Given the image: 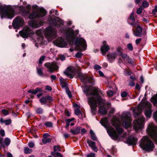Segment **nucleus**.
<instances>
[{
    "label": "nucleus",
    "instance_id": "7ed1b4c3",
    "mask_svg": "<svg viewBox=\"0 0 157 157\" xmlns=\"http://www.w3.org/2000/svg\"><path fill=\"white\" fill-rule=\"evenodd\" d=\"M130 117L131 114L129 112H123L120 118L115 116L113 117L111 120L112 125L116 128L119 134H121L123 132L122 128L119 127L121 123L123 126L126 128L131 125V120Z\"/></svg>",
    "mask_w": 157,
    "mask_h": 157
},
{
    "label": "nucleus",
    "instance_id": "c85d7f7f",
    "mask_svg": "<svg viewBox=\"0 0 157 157\" xmlns=\"http://www.w3.org/2000/svg\"><path fill=\"white\" fill-rule=\"evenodd\" d=\"M151 102L154 105H157V95H154L151 99Z\"/></svg>",
    "mask_w": 157,
    "mask_h": 157
},
{
    "label": "nucleus",
    "instance_id": "e433bc0d",
    "mask_svg": "<svg viewBox=\"0 0 157 157\" xmlns=\"http://www.w3.org/2000/svg\"><path fill=\"white\" fill-rule=\"evenodd\" d=\"M4 143L6 146H8L10 143V139L8 138H6L4 140Z\"/></svg>",
    "mask_w": 157,
    "mask_h": 157
},
{
    "label": "nucleus",
    "instance_id": "9d476101",
    "mask_svg": "<svg viewBox=\"0 0 157 157\" xmlns=\"http://www.w3.org/2000/svg\"><path fill=\"white\" fill-rule=\"evenodd\" d=\"M75 44L77 49L80 51L76 54L75 56L77 58H80L82 55L81 52L85 51L86 48V41L83 38H78L76 39Z\"/></svg>",
    "mask_w": 157,
    "mask_h": 157
},
{
    "label": "nucleus",
    "instance_id": "c9c22d12",
    "mask_svg": "<svg viewBox=\"0 0 157 157\" xmlns=\"http://www.w3.org/2000/svg\"><path fill=\"white\" fill-rule=\"evenodd\" d=\"M47 98L46 97H43L40 99V101L42 105L45 104L46 103Z\"/></svg>",
    "mask_w": 157,
    "mask_h": 157
},
{
    "label": "nucleus",
    "instance_id": "a18cd8bd",
    "mask_svg": "<svg viewBox=\"0 0 157 157\" xmlns=\"http://www.w3.org/2000/svg\"><path fill=\"white\" fill-rule=\"evenodd\" d=\"M142 5L144 7H147L148 6L149 4L147 1H144L143 2Z\"/></svg>",
    "mask_w": 157,
    "mask_h": 157
},
{
    "label": "nucleus",
    "instance_id": "6e6552de",
    "mask_svg": "<svg viewBox=\"0 0 157 157\" xmlns=\"http://www.w3.org/2000/svg\"><path fill=\"white\" fill-rule=\"evenodd\" d=\"M100 122L106 129L111 137L115 140L117 139L118 135L114 129L110 125L108 119L106 117H104L101 119Z\"/></svg>",
    "mask_w": 157,
    "mask_h": 157
},
{
    "label": "nucleus",
    "instance_id": "5701e85b",
    "mask_svg": "<svg viewBox=\"0 0 157 157\" xmlns=\"http://www.w3.org/2000/svg\"><path fill=\"white\" fill-rule=\"evenodd\" d=\"M109 49L108 45L106 44L105 41L103 42V45L101 47V51L103 55H105L106 53Z\"/></svg>",
    "mask_w": 157,
    "mask_h": 157
},
{
    "label": "nucleus",
    "instance_id": "f257e3e1",
    "mask_svg": "<svg viewBox=\"0 0 157 157\" xmlns=\"http://www.w3.org/2000/svg\"><path fill=\"white\" fill-rule=\"evenodd\" d=\"M83 91L86 96H90L88 98V103L90 105L91 112L94 115L97 110V103L99 105H104L105 101L99 95V94L101 93V91L97 87L86 86L84 87Z\"/></svg>",
    "mask_w": 157,
    "mask_h": 157
},
{
    "label": "nucleus",
    "instance_id": "39448f33",
    "mask_svg": "<svg viewBox=\"0 0 157 157\" xmlns=\"http://www.w3.org/2000/svg\"><path fill=\"white\" fill-rule=\"evenodd\" d=\"M14 11L10 6L0 4V16L1 19H12L14 16Z\"/></svg>",
    "mask_w": 157,
    "mask_h": 157
},
{
    "label": "nucleus",
    "instance_id": "37998d69",
    "mask_svg": "<svg viewBox=\"0 0 157 157\" xmlns=\"http://www.w3.org/2000/svg\"><path fill=\"white\" fill-rule=\"evenodd\" d=\"M37 71L38 74L40 76H42L43 75L42 70L40 68H37Z\"/></svg>",
    "mask_w": 157,
    "mask_h": 157
},
{
    "label": "nucleus",
    "instance_id": "bb28decb",
    "mask_svg": "<svg viewBox=\"0 0 157 157\" xmlns=\"http://www.w3.org/2000/svg\"><path fill=\"white\" fill-rule=\"evenodd\" d=\"M0 122L2 124L4 123L6 125H9L11 124L12 121L10 119L4 120L2 118H1L0 120Z\"/></svg>",
    "mask_w": 157,
    "mask_h": 157
},
{
    "label": "nucleus",
    "instance_id": "680f3d73",
    "mask_svg": "<svg viewBox=\"0 0 157 157\" xmlns=\"http://www.w3.org/2000/svg\"><path fill=\"white\" fill-rule=\"evenodd\" d=\"M153 117L154 119L157 122V111L154 113Z\"/></svg>",
    "mask_w": 157,
    "mask_h": 157
},
{
    "label": "nucleus",
    "instance_id": "2f4dec72",
    "mask_svg": "<svg viewBox=\"0 0 157 157\" xmlns=\"http://www.w3.org/2000/svg\"><path fill=\"white\" fill-rule=\"evenodd\" d=\"M75 114L78 115L79 117L80 118H82V115L79 109H75Z\"/></svg>",
    "mask_w": 157,
    "mask_h": 157
},
{
    "label": "nucleus",
    "instance_id": "13d9d810",
    "mask_svg": "<svg viewBox=\"0 0 157 157\" xmlns=\"http://www.w3.org/2000/svg\"><path fill=\"white\" fill-rule=\"evenodd\" d=\"M157 12V6H155V8L154 10H152V13L153 14H155Z\"/></svg>",
    "mask_w": 157,
    "mask_h": 157
},
{
    "label": "nucleus",
    "instance_id": "f704fd0d",
    "mask_svg": "<svg viewBox=\"0 0 157 157\" xmlns=\"http://www.w3.org/2000/svg\"><path fill=\"white\" fill-rule=\"evenodd\" d=\"M51 141V139L49 138H44L42 140V142L44 144H46L50 142Z\"/></svg>",
    "mask_w": 157,
    "mask_h": 157
},
{
    "label": "nucleus",
    "instance_id": "5fc2aeb1",
    "mask_svg": "<svg viewBox=\"0 0 157 157\" xmlns=\"http://www.w3.org/2000/svg\"><path fill=\"white\" fill-rule=\"evenodd\" d=\"M120 55L121 56L122 58L125 60H126V59L128 58V56H127V55L126 54H123L122 53V54H121Z\"/></svg>",
    "mask_w": 157,
    "mask_h": 157
},
{
    "label": "nucleus",
    "instance_id": "393cba45",
    "mask_svg": "<svg viewBox=\"0 0 157 157\" xmlns=\"http://www.w3.org/2000/svg\"><path fill=\"white\" fill-rule=\"evenodd\" d=\"M81 129L80 127H76L74 129H71L70 132L73 134L78 135L80 133Z\"/></svg>",
    "mask_w": 157,
    "mask_h": 157
},
{
    "label": "nucleus",
    "instance_id": "338daca9",
    "mask_svg": "<svg viewBox=\"0 0 157 157\" xmlns=\"http://www.w3.org/2000/svg\"><path fill=\"white\" fill-rule=\"evenodd\" d=\"M86 130L84 128H82L81 130V133L83 134L86 132Z\"/></svg>",
    "mask_w": 157,
    "mask_h": 157
},
{
    "label": "nucleus",
    "instance_id": "3c124183",
    "mask_svg": "<svg viewBox=\"0 0 157 157\" xmlns=\"http://www.w3.org/2000/svg\"><path fill=\"white\" fill-rule=\"evenodd\" d=\"M5 133L4 130L2 129L0 130V135L2 137H4L5 136Z\"/></svg>",
    "mask_w": 157,
    "mask_h": 157
},
{
    "label": "nucleus",
    "instance_id": "6e6d98bb",
    "mask_svg": "<svg viewBox=\"0 0 157 157\" xmlns=\"http://www.w3.org/2000/svg\"><path fill=\"white\" fill-rule=\"evenodd\" d=\"M44 58L45 56H43L40 58L39 61L40 64H41L42 63L43 61L44 60Z\"/></svg>",
    "mask_w": 157,
    "mask_h": 157
},
{
    "label": "nucleus",
    "instance_id": "bf43d9fd",
    "mask_svg": "<svg viewBox=\"0 0 157 157\" xmlns=\"http://www.w3.org/2000/svg\"><path fill=\"white\" fill-rule=\"evenodd\" d=\"M45 89L49 91H51L52 90V87L49 86H45Z\"/></svg>",
    "mask_w": 157,
    "mask_h": 157
},
{
    "label": "nucleus",
    "instance_id": "052dcab7",
    "mask_svg": "<svg viewBox=\"0 0 157 157\" xmlns=\"http://www.w3.org/2000/svg\"><path fill=\"white\" fill-rule=\"evenodd\" d=\"M28 145L30 148H32L34 147V144L33 143L30 142L29 143Z\"/></svg>",
    "mask_w": 157,
    "mask_h": 157
},
{
    "label": "nucleus",
    "instance_id": "de8ad7c7",
    "mask_svg": "<svg viewBox=\"0 0 157 157\" xmlns=\"http://www.w3.org/2000/svg\"><path fill=\"white\" fill-rule=\"evenodd\" d=\"M43 112V109L41 108H38L36 110V112L38 114H42Z\"/></svg>",
    "mask_w": 157,
    "mask_h": 157
},
{
    "label": "nucleus",
    "instance_id": "20e7f679",
    "mask_svg": "<svg viewBox=\"0 0 157 157\" xmlns=\"http://www.w3.org/2000/svg\"><path fill=\"white\" fill-rule=\"evenodd\" d=\"M64 74L71 78H72L74 76L77 74L78 77L81 81L85 83H90L94 84V82L93 78L86 75L83 74L80 71L73 68L68 67L64 72Z\"/></svg>",
    "mask_w": 157,
    "mask_h": 157
},
{
    "label": "nucleus",
    "instance_id": "ea45409f",
    "mask_svg": "<svg viewBox=\"0 0 157 157\" xmlns=\"http://www.w3.org/2000/svg\"><path fill=\"white\" fill-rule=\"evenodd\" d=\"M45 125L47 127H50L52 126V124L50 122H46L45 123Z\"/></svg>",
    "mask_w": 157,
    "mask_h": 157
},
{
    "label": "nucleus",
    "instance_id": "a878e982",
    "mask_svg": "<svg viewBox=\"0 0 157 157\" xmlns=\"http://www.w3.org/2000/svg\"><path fill=\"white\" fill-rule=\"evenodd\" d=\"M42 90L40 88L37 87L36 88L35 90H28V92L33 94H35L38 92H41Z\"/></svg>",
    "mask_w": 157,
    "mask_h": 157
},
{
    "label": "nucleus",
    "instance_id": "6ab92c4d",
    "mask_svg": "<svg viewBox=\"0 0 157 157\" xmlns=\"http://www.w3.org/2000/svg\"><path fill=\"white\" fill-rule=\"evenodd\" d=\"M137 139L132 136H129L126 141V143L129 145H135L137 143Z\"/></svg>",
    "mask_w": 157,
    "mask_h": 157
},
{
    "label": "nucleus",
    "instance_id": "aec40b11",
    "mask_svg": "<svg viewBox=\"0 0 157 157\" xmlns=\"http://www.w3.org/2000/svg\"><path fill=\"white\" fill-rule=\"evenodd\" d=\"M29 25L32 27L37 28L41 26L42 25V23L41 21L39 22L36 20H31L29 22Z\"/></svg>",
    "mask_w": 157,
    "mask_h": 157
},
{
    "label": "nucleus",
    "instance_id": "09e8293b",
    "mask_svg": "<svg viewBox=\"0 0 157 157\" xmlns=\"http://www.w3.org/2000/svg\"><path fill=\"white\" fill-rule=\"evenodd\" d=\"M72 121L71 119H68L66 120V128H67L70 124V123Z\"/></svg>",
    "mask_w": 157,
    "mask_h": 157
},
{
    "label": "nucleus",
    "instance_id": "c03bdc74",
    "mask_svg": "<svg viewBox=\"0 0 157 157\" xmlns=\"http://www.w3.org/2000/svg\"><path fill=\"white\" fill-rule=\"evenodd\" d=\"M127 47L129 50L132 51L133 50V48L132 44L131 43H129L128 44Z\"/></svg>",
    "mask_w": 157,
    "mask_h": 157
},
{
    "label": "nucleus",
    "instance_id": "603ef678",
    "mask_svg": "<svg viewBox=\"0 0 157 157\" xmlns=\"http://www.w3.org/2000/svg\"><path fill=\"white\" fill-rule=\"evenodd\" d=\"M60 150V148L59 146H55L54 147V152H55L56 151H59ZM55 153V152H54Z\"/></svg>",
    "mask_w": 157,
    "mask_h": 157
},
{
    "label": "nucleus",
    "instance_id": "1a4fd4ad",
    "mask_svg": "<svg viewBox=\"0 0 157 157\" xmlns=\"http://www.w3.org/2000/svg\"><path fill=\"white\" fill-rule=\"evenodd\" d=\"M140 146L142 149L148 151H152L154 147L152 142L147 136H144L141 139Z\"/></svg>",
    "mask_w": 157,
    "mask_h": 157
},
{
    "label": "nucleus",
    "instance_id": "cd10ccee",
    "mask_svg": "<svg viewBox=\"0 0 157 157\" xmlns=\"http://www.w3.org/2000/svg\"><path fill=\"white\" fill-rule=\"evenodd\" d=\"M99 112L101 114H105L107 113L105 108L101 105L99 106Z\"/></svg>",
    "mask_w": 157,
    "mask_h": 157
},
{
    "label": "nucleus",
    "instance_id": "774afa93",
    "mask_svg": "<svg viewBox=\"0 0 157 157\" xmlns=\"http://www.w3.org/2000/svg\"><path fill=\"white\" fill-rule=\"evenodd\" d=\"M50 136V135L47 133L44 134L43 136V139L48 138V137Z\"/></svg>",
    "mask_w": 157,
    "mask_h": 157
},
{
    "label": "nucleus",
    "instance_id": "7c9ffc66",
    "mask_svg": "<svg viewBox=\"0 0 157 157\" xmlns=\"http://www.w3.org/2000/svg\"><path fill=\"white\" fill-rule=\"evenodd\" d=\"M26 7L27 9L28 10L25 11L24 13H23V15H28L29 12L31 8V6L29 5H27Z\"/></svg>",
    "mask_w": 157,
    "mask_h": 157
},
{
    "label": "nucleus",
    "instance_id": "49530a36",
    "mask_svg": "<svg viewBox=\"0 0 157 157\" xmlns=\"http://www.w3.org/2000/svg\"><path fill=\"white\" fill-rule=\"evenodd\" d=\"M123 50L122 48L121 47H118L117 49V51L119 53V55L122 54V52L121 51Z\"/></svg>",
    "mask_w": 157,
    "mask_h": 157
},
{
    "label": "nucleus",
    "instance_id": "ddd939ff",
    "mask_svg": "<svg viewBox=\"0 0 157 157\" xmlns=\"http://www.w3.org/2000/svg\"><path fill=\"white\" fill-rule=\"evenodd\" d=\"M144 118L143 116H140L138 119L133 121L134 129L136 130L141 129L143 128Z\"/></svg>",
    "mask_w": 157,
    "mask_h": 157
},
{
    "label": "nucleus",
    "instance_id": "b1692460",
    "mask_svg": "<svg viewBox=\"0 0 157 157\" xmlns=\"http://www.w3.org/2000/svg\"><path fill=\"white\" fill-rule=\"evenodd\" d=\"M87 142L89 144V146L92 147L94 151H97L98 149L95 145V142L91 140H88Z\"/></svg>",
    "mask_w": 157,
    "mask_h": 157
},
{
    "label": "nucleus",
    "instance_id": "9b49d317",
    "mask_svg": "<svg viewBox=\"0 0 157 157\" xmlns=\"http://www.w3.org/2000/svg\"><path fill=\"white\" fill-rule=\"evenodd\" d=\"M147 131L153 140L157 144V127L153 123H151L149 124Z\"/></svg>",
    "mask_w": 157,
    "mask_h": 157
},
{
    "label": "nucleus",
    "instance_id": "f8f14e48",
    "mask_svg": "<svg viewBox=\"0 0 157 157\" xmlns=\"http://www.w3.org/2000/svg\"><path fill=\"white\" fill-rule=\"evenodd\" d=\"M44 34L48 39L51 40L57 36V31L55 29L49 26L45 29Z\"/></svg>",
    "mask_w": 157,
    "mask_h": 157
},
{
    "label": "nucleus",
    "instance_id": "4468645a",
    "mask_svg": "<svg viewBox=\"0 0 157 157\" xmlns=\"http://www.w3.org/2000/svg\"><path fill=\"white\" fill-rule=\"evenodd\" d=\"M19 33L23 38H27L32 36L34 34V33L29 26H27L25 27L22 30L20 31Z\"/></svg>",
    "mask_w": 157,
    "mask_h": 157
},
{
    "label": "nucleus",
    "instance_id": "8fccbe9b",
    "mask_svg": "<svg viewBox=\"0 0 157 157\" xmlns=\"http://www.w3.org/2000/svg\"><path fill=\"white\" fill-rule=\"evenodd\" d=\"M132 73V72L129 70H125L124 71V74L125 75L127 76H128L131 75Z\"/></svg>",
    "mask_w": 157,
    "mask_h": 157
},
{
    "label": "nucleus",
    "instance_id": "4be33fe9",
    "mask_svg": "<svg viewBox=\"0 0 157 157\" xmlns=\"http://www.w3.org/2000/svg\"><path fill=\"white\" fill-rule=\"evenodd\" d=\"M118 54L116 52L110 53L107 55V59L110 63L113 62L117 58Z\"/></svg>",
    "mask_w": 157,
    "mask_h": 157
},
{
    "label": "nucleus",
    "instance_id": "a19ab883",
    "mask_svg": "<svg viewBox=\"0 0 157 157\" xmlns=\"http://www.w3.org/2000/svg\"><path fill=\"white\" fill-rule=\"evenodd\" d=\"M134 12H132L129 17V20H131V21L133 22L134 21H135V19L134 18Z\"/></svg>",
    "mask_w": 157,
    "mask_h": 157
},
{
    "label": "nucleus",
    "instance_id": "f3484780",
    "mask_svg": "<svg viewBox=\"0 0 157 157\" xmlns=\"http://www.w3.org/2000/svg\"><path fill=\"white\" fill-rule=\"evenodd\" d=\"M54 44L57 46L63 48L67 45L66 41L62 37H59L53 41Z\"/></svg>",
    "mask_w": 157,
    "mask_h": 157
},
{
    "label": "nucleus",
    "instance_id": "c756f323",
    "mask_svg": "<svg viewBox=\"0 0 157 157\" xmlns=\"http://www.w3.org/2000/svg\"><path fill=\"white\" fill-rule=\"evenodd\" d=\"M60 84L61 85V86L63 88H65L67 86V83L65 82L63 80V79L62 77H60Z\"/></svg>",
    "mask_w": 157,
    "mask_h": 157
},
{
    "label": "nucleus",
    "instance_id": "f03ea898",
    "mask_svg": "<svg viewBox=\"0 0 157 157\" xmlns=\"http://www.w3.org/2000/svg\"><path fill=\"white\" fill-rule=\"evenodd\" d=\"M48 21L50 25L55 26L58 28L62 33L66 34L67 40L69 44H73L74 36L78 33V30L74 31L71 29H69L66 26L63 27V21L58 17H55L52 18L51 16H49Z\"/></svg>",
    "mask_w": 157,
    "mask_h": 157
},
{
    "label": "nucleus",
    "instance_id": "69168bd1",
    "mask_svg": "<svg viewBox=\"0 0 157 157\" xmlns=\"http://www.w3.org/2000/svg\"><path fill=\"white\" fill-rule=\"evenodd\" d=\"M126 60L130 63H133L132 60L130 59L128 57Z\"/></svg>",
    "mask_w": 157,
    "mask_h": 157
},
{
    "label": "nucleus",
    "instance_id": "4d7b16f0",
    "mask_svg": "<svg viewBox=\"0 0 157 157\" xmlns=\"http://www.w3.org/2000/svg\"><path fill=\"white\" fill-rule=\"evenodd\" d=\"M101 68V66H100L99 65L96 64L94 66V68L96 70H98Z\"/></svg>",
    "mask_w": 157,
    "mask_h": 157
},
{
    "label": "nucleus",
    "instance_id": "a211bd4d",
    "mask_svg": "<svg viewBox=\"0 0 157 157\" xmlns=\"http://www.w3.org/2000/svg\"><path fill=\"white\" fill-rule=\"evenodd\" d=\"M44 65L49 69V72H52L54 71H56L58 69L56 64L54 63H46Z\"/></svg>",
    "mask_w": 157,
    "mask_h": 157
},
{
    "label": "nucleus",
    "instance_id": "4c0bfd02",
    "mask_svg": "<svg viewBox=\"0 0 157 157\" xmlns=\"http://www.w3.org/2000/svg\"><path fill=\"white\" fill-rule=\"evenodd\" d=\"M52 155L54 157H63L59 153L52 152Z\"/></svg>",
    "mask_w": 157,
    "mask_h": 157
},
{
    "label": "nucleus",
    "instance_id": "e2e57ef3",
    "mask_svg": "<svg viewBox=\"0 0 157 157\" xmlns=\"http://www.w3.org/2000/svg\"><path fill=\"white\" fill-rule=\"evenodd\" d=\"M142 8H139L136 11V13L138 14H140L142 13Z\"/></svg>",
    "mask_w": 157,
    "mask_h": 157
},
{
    "label": "nucleus",
    "instance_id": "412c9836",
    "mask_svg": "<svg viewBox=\"0 0 157 157\" xmlns=\"http://www.w3.org/2000/svg\"><path fill=\"white\" fill-rule=\"evenodd\" d=\"M142 30L143 29L141 27L139 26H137L136 31L132 29L134 35L136 36L141 37L142 35Z\"/></svg>",
    "mask_w": 157,
    "mask_h": 157
},
{
    "label": "nucleus",
    "instance_id": "423d86ee",
    "mask_svg": "<svg viewBox=\"0 0 157 157\" xmlns=\"http://www.w3.org/2000/svg\"><path fill=\"white\" fill-rule=\"evenodd\" d=\"M151 104L149 102H147L145 105L143 103H140L137 107L133 109V113L136 115H138L141 113L142 110L145 108V115L147 117L150 118L152 111L151 109Z\"/></svg>",
    "mask_w": 157,
    "mask_h": 157
},
{
    "label": "nucleus",
    "instance_id": "58836bf2",
    "mask_svg": "<svg viewBox=\"0 0 157 157\" xmlns=\"http://www.w3.org/2000/svg\"><path fill=\"white\" fill-rule=\"evenodd\" d=\"M107 94L109 97H111L114 94V92L111 90L108 91L107 92Z\"/></svg>",
    "mask_w": 157,
    "mask_h": 157
},
{
    "label": "nucleus",
    "instance_id": "473e14b6",
    "mask_svg": "<svg viewBox=\"0 0 157 157\" xmlns=\"http://www.w3.org/2000/svg\"><path fill=\"white\" fill-rule=\"evenodd\" d=\"M90 133L91 135V138L93 140H97L96 137L94 132L91 130H90Z\"/></svg>",
    "mask_w": 157,
    "mask_h": 157
},
{
    "label": "nucleus",
    "instance_id": "72a5a7b5",
    "mask_svg": "<svg viewBox=\"0 0 157 157\" xmlns=\"http://www.w3.org/2000/svg\"><path fill=\"white\" fill-rule=\"evenodd\" d=\"M32 150L27 147H25L24 149V152L26 154H30L32 152Z\"/></svg>",
    "mask_w": 157,
    "mask_h": 157
},
{
    "label": "nucleus",
    "instance_id": "0eeeda50",
    "mask_svg": "<svg viewBox=\"0 0 157 157\" xmlns=\"http://www.w3.org/2000/svg\"><path fill=\"white\" fill-rule=\"evenodd\" d=\"M33 10L32 12L28 13L26 16H28L29 19H33L44 16L46 14V11L43 8H38L36 5L32 6Z\"/></svg>",
    "mask_w": 157,
    "mask_h": 157
},
{
    "label": "nucleus",
    "instance_id": "dca6fc26",
    "mask_svg": "<svg viewBox=\"0 0 157 157\" xmlns=\"http://www.w3.org/2000/svg\"><path fill=\"white\" fill-rule=\"evenodd\" d=\"M36 34L38 36V38L37 39V40H36L35 44L36 47H38L44 42L42 30L40 29L37 30L36 32Z\"/></svg>",
    "mask_w": 157,
    "mask_h": 157
},
{
    "label": "nucleus",
    "instance_id": "864d4df0",
    "mask_svg": "<svg viewBox=\"0 0 157 157\" xmlns=\"http://www.w3.org/2000/svg\"><path fill=\"white\" fill-rule=\"evenodd\" d=\"M127 95L128 93L126 92H123L121 94V96L122 98H124L127 97Z\"/></svg>",
    "mask_w": 157,
    "mask_h": 157
},
{
    "label": "nucleus",
    "instance_id": "2eb2a0df",
    "mask_svg": "<svg viewBox=\"0 0 157 157\" xmlns=\"http://www.w3.org/2000/svg\"><path fill=\"white\" fill-rule=\"evenodd\" d=\"M24 24V19L21 17L18 16L15 18L13 23V28L17 29L22 26Z\"/></svg>",
    "mask_w": 157,
    "mask_h": 157
},
{
    "label": "nucleus",
    "instance_id": "79ce46f5",
    "mask_svg": "<svg viewBox=\"0 0 157 157\" xmlns=\"http://www.w3.org/2000/svg\"><path fill=\"white\" fill-rule=\"evenodd\" d=\"M1 112H2V114L4 116L7 115L9 114L8 111L5 109H2V110Z\"/></svg>",
    "mask_w": 157,
    "mask_h": 157
},
{
    "label": "nucleus",
    "instance_id": "0e129e2a",
    "mask_svg": "<svg viewBox=\"0 0 157 157\" xmlns=\"http://www.w3.org/2000/svg\"><path fill=\"white\" fill-rule=\"evenodd\" d=\"M141 40V38H138V39H137L136 40V41H135L136 44V45H138V44H139L140 43V42Z\"/></svg>",
    "mask_w": 157,
    "mask_h": 157
}]
</instances>
